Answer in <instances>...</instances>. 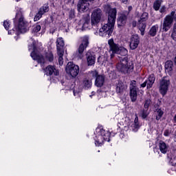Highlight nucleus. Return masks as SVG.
Masks as SVG:
<instances>
[{
  "instance_id": "obj_24",
  "label": "nucleus",
  "mask_w": 176,
  "mask_h": 176,
  "mask_svg": "<svg viewBox=\"0 0 176 176\" xmlns=\"http://www.w3.org/2000/svg\"><path fill=\"white\" fill-rule=\"evenodd\" d=\"M64 40H63V38H58L56 40V47H57V52H64L63 50V47H64Z\"/></svg>"
},
{
  "instance_id": "obj_42",
  "label": "nucleus",
  "mask_w": 176,
  "mask_h": 176,
  "mask_svg": "<svg viewBox=\"0 0 176 176\" xmlns=\"http://www.w3.org/2000/svg\"><path fill=\"white\" fill-rule=\"evenodd\" d=\"M3 26L4 28H6V30H9V28L10 27V23H9L8 21H5L3 22Z\"/></svg>"
},
{
  "instance_id": "obj_8",
  "label": "nucleus",
  "mask_w": 176,
  "mask_h": 176,
  "mask_svg": "<svg viewBox=\"0 0 176 176\" xmlns=\"http://www.w3.org/2000/svg\"><path fill=\"white\" fill-rule=\"evenodd\" d=\"M66 72L71 75L72 78H76L79 74V66L74 64L72 62H69L66 66Z\"/></svg>"
},
{
  "instance_id": "obj_53",
  "label": "nucleus",
  "mask_w": 176,
  "mask_h": 176,
  "mask_svg": "<svg viewBox=\"0 0 176 176\" xmlns=\"http://www.w3.org/2000/svg\"><path fill=\"white\" fill-rule=\"evenodd\" d=\"M174 141L176 142V133H175V137H174Z\"/></svg>"
},
{
  "instance_id": "obj_9",
  "label": "nucleus",
  "mask_w": 176,
  "mask_h": 176,
  "mask_svg": "<svg viewBox=\"0 0 176 176\" xmlns=\"http://www.w3.org/2000/svg\"><path fill=\"white\" fill-rule=\"evenodd\" d=\"M170 87V80L164 77L160 82L159 90L160 93L162 96H166L167 91H168V87Z\"/></svg>"
},
{
  "instance_id": "obj_32",
  "label": "nucleus",
  "mask_w": 176,
  "mask_h": 176,
  "mask_svg": "<svg viewBox=\"0 0 176 176\" xmlns=\"http://www.w3.org/2000/svg\"><path fill=\"white\" fill-rule=\"evenodd\" d=\"M148 12H144L141 16H140V19L139 20V23L143 22L144 23V21L148 20Z\"/></svg>"
},
{
  "instance_id": "obj_7",
  "label": "nucleus",
  "mask_w": 176,
  "mask_h": 176,
  "mask_svg": "<svg viewBox=\"0 0 176 176\" xmlns=\"http://www.w3.org/2000/svg\"><path fill=\"white\" fill-rule=\"evenodd\" d=\"M102 16V11L100 8L94 10L91 15V25H97L100 21H101V17Z\"/></svg>"
},
{
  "instance_id": "obj_34",
  "label": "nucleus",
  "mask_w": 176,
  "mask_h": 176,
  "mask_svg": "<svg viewBox=\"0 0 176 176\" xmlns=\"http://www.w3.org/2000/svg\"><path fill=\"white\" fill-rule=\"evenodd\" d=\"M161 5H162V1L157 0L156 1H155L153 4V8L155 10H158L159 9H160Z\"/></svg>"
},
{
  "instance_id": "obj_4",
  "label": "nucleus",
  "mask_w": 176,
  "mask_h": 176,
  "mask_svg": "<svg viewBox=\"0 0 176 176\" xmlns=\"http://www.w3.org/2000/svg\"><path fill=\"white\" fill-rule=\"evenodd\" d=\"M29 50H32L30 56L33 60H36L40 64H45V58L38 52V48L36 47V41L33 38L29 40Z\"/></svg>"
},
{
  "instance_id": "obj_25",
  "label": "nucleus",
  "mask_w": 176,
  "mask_h": 176,
  "mask_svg": "<svg viewBox=\"0 0 176 176\" xmlns=\"http://www.w3.org/2000/svg\"><path fill=\"white\" fill-rule=\"evenodd\" d=\"M155 75L151 74L149 76L148 79L146 80L147 81V89H151L152 86H153V84L155 83Z\"/></svg>"
},
{
  "instance_id": "obj_2",
  "label": "nucleus",
  "mask_w": 176,
  "mask_h": 176,
  "mask_svg": "<svg viewBox=\"0 0 176 176\" xmlns=\"http://www.w3.org/2000/svg\"><path fill=\"white\" fill-rule=\"evenodd\" d=\"M14 24L16 30H14V29L12 30H9V35H12L13 34L19 35L20 32H23L24 30H25V22H24V16H23V13L21 11L16 13L15 19H14Z\"/></svg>"
},
{
  "instance_id": "obj_23",
  "label": "nucleus",
  "mask_w": 176,
  "mask_h": 176,
  "mask_svg": "<svg viewBox=\"0 0 176 176\" xmlns=\"http://www.w3.org/2000/svg\"><path fill=\"white\" fill-rule=\"evenodd\" d=\"M158 146L162 153H167V151H168V145L166 144L164 142L160 141Z\"/></svg>"
},
{
  "instance_id": "obj_44",
  "label": "nucleus",
  "mask_w": 176,
  "mask_h": 176,
  "mask_svg": "<svg viewBox=\"0 0 176 176\" xmlns=\"http://www.w3.org/2000/svg\"><path fill=\"white\" fill-rule=\"evenodd\" d=\"M69 16L70 19H74L75 17V12L74 11H70L69 14Z\"/></svg>"
},
{
  "instance_id": "obj_41",
  "label": "nucleus",
  "mask_w": 176,
  "mask_h": 176,
  "mask_svg": "<svg viewBox=\"0 0 176 176\" xmlns=\"http://www.w3.org/2000/svg\"><path fill=\"white\" fill-rule=\"evenodd\" d=\"M39 10L43 14L45 13H46L47 12H49V6H43V8H40Z\"/></svg>"
},
{
  "instance_id": "obj_12",
  "label": "nucleus",
  "mask_w": 176,
  "mask_h": 176,
  "mask_svg": "<svg viewBox=\"0 0 176 176\" xmlns=\"http://www.w3.org/2000/svg\"><path fill=\"white\" fill-rule=\"evenodd\" d=\"M130 96L131 101L134 102L137 100V82L133 80L130 84Z\"/></svg>"
},
{
  "instance_id": "obj_33",
  "label": "nucleus",
  "mask_w": 176,
  "mask_h": 176,
  "mask_svg": "<svg viewBox=\"0 0 176 176\" xmlns=\"http://www.w3.org/2000/svg\"><path fill=\"white\" fill-rule=\"evenodd\" d=\"M163 110H162V109H159L157 110L156 111V119L157 120H160V119L162 118V116H163Z\"/></svg>"
},
{
  "instance_id": "obj_16",
  "label": "nucleus",
  "mask_w": 176,
  "mask_h": 176,
  "mask_svg": "<svg viewBox=\"0 0 176 176\" xmlns=\"http://www.w3.org/2000/svg\"><path fill=\"white\" fill-rule=\"evenodd\" d=\"M44 72L45 75L48 76H51L54 74L55 76H58L59 73L58 71L54 67L53 65H48L45 69Z\"/></svg>"
},
{
  "instance_id": "obj_49",
  "label": "nucleus",
  "mask_w": 176,
  "mask_h": 176,
  "mask_svg": "<svg viewBox=\"0 0 176 176\" xmlns=\"http://www.w3.org/2000/svg\"><path fill=\"white\" fill-rule=\"evenodd\" d=\"M173 121H174V123H176V115L174 116Z\"/></svg>"
},
{
  "instance_id": "obj_47",
  "label": "nucleus",
  "mask_w": 176,
  "mask_h": 176,
  "mask_svg": "<svg viewBox=\"0 0 176 176\" xmlns=\"http://www.w3.org/2000/svg\"><path fill=\"white\" fill-rule=\"evenodd\" d=\"M169 134L168 131H165L164 133V135H165V137H168Z\"/></svg>"
},
{
  "instance_id": "obj_38",
  "label": "nucleus",
  "mask_w": 176,
  "mask_h": 176,
  "mask_svg": "<svg viewBox=\"0 0 176 176\" xmlns=\"http://www.w3.org/2000/svg\"><path fill=\"white\" fill-rule=\"evenodd\" d=\"M43 14V12H41L39 10L38 12L34 16V21H38V20H40Z\"/></svg>"
},
{
  "instance_id": "obj_19",
  "label": "nucleus",
  "mask_w": 176,
  "mask_h": 176,
  "mask_svg": "<svg viewBox=\"0 0 176 176\" xmlns=\"http://www.w3.org/2000/svg\"><path fill=\"white\" fill-rule=\"evenodd\" d=\"M126 21H127V16L124 14H121L118 19V27H123V25L126 24Z\"/></svg>"
},
{
  "instance_id": "obj_3",
  "label": "nucleus",
  "mask_w": 176,
  "mask_h": 176,
  "mask_svg": "<svg viewBox=\"0 0 176 176\" xmlns=\"http://www.w3.org/2000/svg\"><path fill=\"white\" fill-rule=\"evenodd\" d=\"M109 137H111V133L109 131L101 128H97L94 138L96 146H101L104 144V141L109 142Z\"/></svg>"
},
{
  "instance_id": "obj_14",
  "label": "nucleus",
  "mask_w": 176,
  "mask_h": 176,
  "mask_svg": "<svg viewBox=\"0 0 176 176\" xmlns=\"http://www.w3.org/2000/svg\"><path fill=\"white\" fill-rule=\"evenodd\" d=\"M89 46V36H85L82 38V41L78 47V53L80 55V58H82V54L85 52V50Z\"/></svg>"
},
{
  "instance_id": "obj_1",
  "label": "nucleus",
  "mask_w": 176,
  "mask_h": 176,
  "mask_svg": "<svg viewBox=\"0 0 176 176\" xmlns=\"http://www.w3.org/2000/svg\"><path fill=\"white\" fill-rule=\"evenodd\" d=\"M104 10L108 13V23L104 24L99 30V35L100 36H111L115 28V22L116 21V8H111V6H104Z\"/></svg>"
},
{
  "instance_id": "obj_27",
  "label": "nucleus",
  "mask_w": 176,
  "mask_h": 176,
  "mask_svg": "<svg viewBox=\"0 0 176 176\" xmlns=\"http://www.w3.org/2000/svg\"><path fill=\"white\" fill-rule=\"evenodd\" d=\"M57 54L58 56V64L59 65H63L64 64V51H57Z\"/></svg>"
},
{
  "instance_id": "obj_20",
  "label": "nucleus",
  "mask_w": 176,
  "mask_h": 176,
  "mask_svg": "<svg viewBox=\"0 0 176 176\" xmlns=\"http://www.w3.org/2000/svg\"><path fill=\"white\" fill-rule=\"evenodd\" d=\"M126 89H127V86H126L123 82H120L117 84L116 91L119 94H122L126 91Z\"/></svg>"
},
{
  "instance_id": "obj_22",
  "label": "nucleus",
  "mask_w": 176,
  "mask_h": 176,
  "mask_svg": "<svg viewBox=\"0 0 176 176\" xmlns=\"http://www.w3.org/2000/svg\"><path fill=\"white\" fill-rule=\"evenodd\" d=\"M131 129L133 131H137L140 129V122H138V116L135 114L134 122L131 124Z\"/></svg>"
},
{
  "instance_id": "obj_46",
  "label": "nucleus",
  "mask_w": 176,
  "mask_h": 176,
  "mask_svg": "<svg viewBox=\"0 0 176 176\" xmlns=\"http://www.w3.org/2000/svg\"><path fill=\"white\" fill-rule=\"evenodd\" d=\"M160 12H161V13H164V12H166V7H162L160 9Z\"/></svg>"
},
{
  "instance_id": "obj_54",
  "label": "nucleus",
  "mask_w": 176,
  "mask_h": 176,
  "mask_svg": "<svg viewBox=\"0 0 176 176\" xmlns=\"http://www.w3.org/2000/svg\"><path fill=\"white\" fill-rule=\"evenodd\" d=\"M19 1H20V0H16V2H19Z\"/></svg>"
},
{
  "instance_id": "obj_21",
  "label": "nucleus",
  "mask_w": 176,
  "mask_h": 176,
  "mask_svg": "<svg viewBox=\"0 0 176 176\" xmlns=\"http://www.w3.org/2000/svg\"><path fill=\"white\" fill-rule=\"evenodd\" d=\"M173 67H174L173 61L168 60V61L166 62V63H165V71L169 75H171V73L173 72Z\"/></svg>"
},
{
  "instance_id": "obj_30",
  "label": "nucleus",
  "mask_w": 176,
  "mask_h": 176,
  "mask_svg": "<svg viewBox=\"0 0 176 176\" xmlns=\"http://www.w3.org/2000/svg\"><path fill=\"white\" fill-rule=\"evenodd\" d=\"M173 20L176 21V14H174L173 15ZM171 38L173 39V41H176V23L173 25V30L171 34Z\"/></svg>"
},
{
  "instance_id": "obj_43",
  "label": "nucleus",
  "mask_w": 176,
  "mask_h": 176,
  "mask_svg": "<svg viewBox=\"0 0 176 176\" xmlns=\"http://www.w3.org/2000/svg\"><path fill=\"white\" fill-rule=\"evenodd\" d=\"M150 104H151V100H147L145 101V103H144L145 109H148V108H149Z\"/></svg>"
},
{
  "instance_id": "obj_6",
  "label": "nucleus",
  "mask_w": 176,
  "mask_h": 176,
  "mask_svg": "<svg viewBox=\"0 0 176 176\" xmlns=\"http://www.w3.org/2000/svg\"><path fill=\"white\" fill-rule=\"evenodd\" d=\"M175 11H172L170 14L166 15L163 21V23L161 25L162 30L164 32H167L171 27H173V23H174V14Z\"/></svg>"
},
{
  "instance_id": "obj_26",
  "label": "nucleus",
  "mask_w": 176,
  "mask_h": 176,
  "mask_svg": "<svg viewBox=\"0 0 176 176\" xmlns=\"http://www.w3.org/2000/svg\"><path fill=\"white\" fill-rule=\"evenodd\" d=\"M158 30H159V25H155L151 27L148 34L149 35H151V36H156V34H157Z\"/></svg>"
},
{
  "instance_id": "obj_31",
  "label": "nucleus",
  "mask_w": 176,
  "mask_h": 176,
  "mask_svg": "<svg viewBox=\"0 0 176 176\" xmlns=\"http://www.w3.org/2000/svg\"><path fill=\"white\" fill-rule=\"evenodd\" d=\"M45 58L50 63L54 60V56L53 55V53L52 52H48L45 54Z\"/></svg>"
},
{
  "instance_id": "obj_10",
  "label": "nucleus",
  "mask_w": 176,
  "mask_h": 176,
  "mask_svg": "<svg viewBox=\"0 0 176 176\" xmlns=\"http://www.w3.org/2000/svg\"><path fill=\"white\" fill-rule=\"evenodd\" d=\"M78 26L82 31H86V30H91L94 25H91V22L90 25V17L86 16L80 20Z\"/></svg>"
},
{
  "instance_id": "obj_17",
  "label": "nucleus",
  "mask_w": 176,
  "mask_h": 176,
  "mask_svg": "<svg viewBox=\"0 0 176 176\" xmlns=\"http://www.w3.org/2000/svg\"><path fill=\"white\" fill-rule=\"evenodd\" d=\"M104 82H105V77L103 75H98L95 80V85L97 87H102L104 86Z\"/></svg>"
},
{
  "instance_id": "obj_18",
  "label": "nucleus",
  "mask_w": 176,
  "mask_h": 176,
  "mask_svg": "<svg viewBox=\"0 0 176 176\" xmlns=\"http://www.w3.org/2000/svg\"><path fill=\"white\" fill-rule=\"evenodd\" d=\"M87 61L88 65H94L96 63V55L94 54L87 52Z\"/></svg>"
},
{
  "instance_id": "obj_39",
  "label": "nucleus",
  "mask_w": 176,
  "mask_h": 176,
  "mask_svg": "<svg viewBox=\"0 0 176 176\" xmlns=\"http://www.w3.org/2000/svg\"><path fill=\"white\" fill-rule=\"evenodd\" d=\"M39 31H41V25H34L32 28V32H39Z\"/></svg>"
},
{
  "instance_id": "obj_48",
  "label": "nucleus",
  "mask_w": 176,
  "mask_h": 176,
  "mask_svg": "<svg viewBox=\"0 0 176 176\" xmlns=\"http://www.w3.org/2000/svg\"><path fill=\"white\" fill-rule=\"evenodd\" d=\"M74 95L76 97V96H79V91H74Z\"/></svg>"
},
{
  "instance_id": "obj_13",
  "label": "nucleus",
  "mask_w": 176,
  "mask_h": 176,
  "mask_svg": "<svg viewBox=\"0 0 176 176\" xmlns=\"http://www.w3.org/2000/svg\"><path fill=\"white\" fill-rule=\"evenodd\" d=\"M90 4L86 0H79L77 4V9L80 12H85L89 10Z\"/></svg>"
},
{
  "instance_id": "obj_11",
  "label": "nucleus",
  "mask_w": 176,
  "mask_h": 176,
  "mask_svg": "<svg viewBox=\"0 0 176 176\" xmlns=\"http://www.w3.org/2000/svg\"><path fill=\"white\" fill-rule=\"evenodd\" d=\"M109 46V53L111 54V58H113V56L115 54H119V51L120 50V47L113 41V38L109 39L108 41Z\"/></svg>"
},
{
  "instance_id": "obj_37",
  "label": "nucleus",
  "mask_w": 176,
  "mask_h": 176,
  "mask_svg": "<svg viewBox=\"0 0 176 176\" xmlns=\"http://www.w3.org/2000/svg\"><path fill=\"white\" fill-rule=\"evenodd\" d=\"M89 75L91 78H97L98 76V72L96 70L91 71L89 72Z\"/></svg>"
},
{
  "instance_id": "obj_15",
  "label": "nucleus",
  "mask_w": 176,
  "mask_h": 176,
  "mask_svg": "<svg viewBox=\"0 0 176 176\" xmlns=\"http://www.w3.org/2000/svg\"><path fill=\"white\" fill-rule=\"evenodd\" d=\"M138 45H140V36L137 34L133 35L130 40V48L131 50H135L138 47Z\"/></svg>"
},
{
  "instance_id": "obj_35",
  "label": "nucleus",
  "mask_w": 176,
  "mask_h": 176,
  "mask_svg": "<svg viewBox=\"0 0 176 176\" xmlns=\"http://www.w3.org/2000/svg\"><path fill=\"white\" fill-rule=\"evenodd\" d=\"M118 53L120 54V56H127L128 51L126 48L120 47Z\"/></svg>"
},
{
  "instance_id": "obj_52",
  "label": "nucleus",
  "mask_w": 176,
  "mask_h": 176,
  "mask_svg": "<svg viewBox=\"0 0 176 176\" xmlns=\"http://www.w3.org/2000/svg\"><path fill=\"white\" fill-rule=\"evenodd\" d=\"M131 9H133V7L129 6V10H131Z\"/></svg>"
},
{
  "instance_id": "obj_40",
  "label": "nucleus",
  "mask_w": 176,
  "mask_h": 176,
  "mask_svg": "<svg viewBox=\"0 0 176 176\" xmlns=\"http://www.w3.org/2000/svg\"><path fill=\"white\" fill-rule=\"evenodd\" d=\"M149 115V113H148V109H145L142 111L141 116L143 119L146 118V117Z\"/></svg>"
},
{
  "instance_id": "obj_51",
  "label": "nucleus",
  "mask_w": 176,
  "mask_h": 176,
  "mask_svg": "<svg viewBox=\"0 0 176 176\" xmlns=\"http://www.w3.org/2000/svg\"><path fill=\"white\" fill-rule=\"evenodd\" d=\"M135 25H137V23H136L135 22H133V27H135Z\"/></svg>"
},
{
  "instance_id": "obj_29",
  "label": "nucleus",
  "mask_w": 176,
  "mask_h": 176,
  "mask_svg": "<svg viewBox=\"0 0 176 176\" xmlns=\"http://www.w3.org/2000/svg\"><path fill=\"white\" fill-rule=\"evenodd\" d=\"M93 83L91 82V80L85 78L82 82V86L85 89H90Z\"/></svg>"
},
{
  "instance_id": "obj_28",
  "label": "nucleus",
  "mask_w": 176,
  "mask_h": 176,
  "mask_svg": "<svg viewBox=\"0 0 176 176\" xmlns=\"http://www.w3.org/2000/svg\"><path fill=\"white\" fill-rule=\"evenodd\" d=\"M138 28L141 32V35H144L145 34V28H146V25L145 24V23L142 22V21L139 22Z\"/></svg>"
},
{
  "instance_id": "obj_5",
  "label": "nucleus",
  "mask_w": 176,
  "mask_h": 176,
  "mask_svg": "<svg viewBox=\"0 0 176 176\" xmlns=\"http://www.w3.org/2000/svg\"><path fill=\"white\" fill-rule=\"evenodd\" d=\"M116 68L120 72L127 74V72H130L134 67L133 66V63L129 61L127 57L124 56L120 58V62L117 64Z\"/></svg>"
},
{
  "instance_id": "obj_36",
  "label": "nucleus",
  "mask_w": 176,
  "mask_h": 176,
  "mask_svg": "<svg viewBox=\"0 0 176 176\" xmlns=\"http://www.w3.org/2000/svg\"><path fill=\"white\" fill-rule=\"evenodd\" d=\"M130 124H131V120L128 117H126L124 120V127H130Z\"/></svg>"
},
{
  "instance_id": "obj_45",
  "label": "nucleus",
  "mask_w": 176,
  "mask_h": 176,
  "mask_svg": "<svg viewBox=\"0 0 176 176\" xmlns=\"http://www.w3.org/2000/svg\"><path fill=\"white\" fill-rule=\"evenodd\" d=\"M146 85L148 86V82L147 81H144V82H143L142 85H141V87H146Z\"/></svg>"
},
{
  "instance_id": "obj_50",
  "label": "nucleus",
  "mask_w": 176,
  "mask_h": 176,
  "mask_svg": "<svg viewBox=\"0 0 176 176\" xmlns=\"http://www.w3.org/2000/svg\"><path fill=\"white\" fill-rule=\"evenodd\" d=\"M121 2H122L123 3H124V2H127L128 0H120Z\"/></svg>"
}]
</instances>
